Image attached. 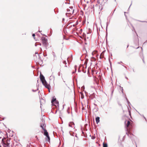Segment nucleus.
Instances as JSON below:
<instances>
[{"label":"nucleus","instance_id":"obj_27","mask_svg":"<svg viewBox=\"0 0 147 147\" xmlns=\"http://www.w3.org/2000/svg\"><path fill=\"white\" fill-rule=\"evenodd\" d=\"M84 98V96H81V98H82H82Z\"/></svg>","mask_w":147,"mask_h":147},{"label":"nucleus","instance_id":"obj_33","mask_svg":"<svg viewBox=\"0 0 147 147\" xmlns=\"http://www.w3.org/2000/svg\"><path fill=\"white\" fill-rule=\"evenodd\" d=\"M67 61H68V58L67 59Z\"/></svg>","mask_w":147,"mask_h":147},{"label":"nucleus","instance_id":"obj_12","mask_svg":"<svg viewBox=\"0 0 147 147\" xmlns=\"http://www.w3.org/2000/svg\"><path fill=\"white\" fill-rule=\"evenodd\" d=\"M103 147H107V144L106 143H103Z\"/></svg>","mask_w":147,"mask_h":147},{"label":"nucleus","instance_id":"obj_17","mask_svg":"<svg viewBox=\"0 0 147 147\" xmlns=\"http://www.w3.org/2000/svg\"><path fill=\"white\" fill-rule=\"evenodd\" d=\"M35 54H37L38 55V58L39 59L40 58V55H38V54L37 53H35Z\"/></svg>","mask_w":147,"mask_h":147},{"label":"nucleus","instance_id":"obj_16","mask_svg":"<svg viewBox=\"0 0 147 147\" xmlns=\"http://www.w3.org/2000/svg\"><path fill=\"white\" fill-rule=\"evenodd\" d=\"M54 104H56V105H58V104H59V102H57V101L56 102H54V104H53L54 105H55Z\"/></svg>","mask_w":147,"mask_h":147},{"label":"nucleus","instance_id":"obj_31","mask_svg":"<svg viewBox=\"0 0 147 147\" xmlns=\"http://www.w3.org/2000/svg\"><path fill=\"white\" fill-rule=\"evenodd\" d=\"M143 62H144V60L143 59Z\"/></svg>","mask_w":147,"mask_h":147},{"label":"nucleus","instance_id":"obj_24","mask_svg":"<svg viewBox=\"0 0 147 147\" xmlns=\"http://www.w3.org/2000/svg\"><path fill=\"white\" fill-rule=\"evenodd\" d=\"M64 67H67V65H65V66H64Z\"/></svg>","mask_w":147,"mask_h":147},{"label":"nucleus","instance_id":"obj_37","mask_svg":"<svg viewBox=\"0 0 147 147\" xmlns=\"http://www.w3.org/2000/svg\"><path fill=\"white\" fill-rule=\"evenodd\" d=\"M120 63H122V62L121 61Z\"/></svg>","mask_w":147,"mask_h":147},{"label":"nucleus","instance_id":"obj_29","mask_svg":"<svg viewBox=\"0 0 147 147\" xmlns=\"http://www.w3.org/2000/svg\"><path fill=\"white\" fill-rule=\"evenodd\" d=\"M118 64H120V62H118Z\"/></svg>","mask_w":147,"mask_h":147},{"label":"nucleus","instance_id":"obj_11","mask_svg":"<svg viewBox=\"0 0 147 147\" xmlns=\"http://www.w3.org/2000/svg\"><path fill=\"white\" fill-rule=\"evenodd\" d=\"M130 124V122L129 121H128L127 124V127H128V126Z\"/></svg>","mask_w":147,"mask_h":147},{"label":"nucleus","instance_id":"obj_28","mask_svg":"<svg viewBox=\"0 0 147 147\" xmlns=\"http://www.w3.org/2000/svg\"><path fill=\"white\" fill-rule=\"evenodd\" d=\"M35 46H37V45L36 44H35Z\"/></svg>","mask_w":147,"mask_h":147},{"label":"nucleus","instance_id":"obj_5","mask_svg":"<svg viewBox=\"0 0 147 147\" xmlns=\"http://www.w3.org/2000/svg\"><path fill=\"white\" fill-rule=\"evenodd\" d=\"M46 136V140L47 141L50 142V137L49 136V135H48V136Z\"/></svg>","mask_w":147,"mask_h":147},{"label":"nucleus","instance_id":"obj_9","mask_svg":"<svg viewBox=\"0 0 147 147\" xmlns=\"http://www.w3.org/2000/svg\"><path fill=\"white\" fill-rule=\"evenodd\" d=\"M40 127L42 128V130H44V129H45V125H44V124H41L40 125Z\"/></svg>","mask_w":147,"mask_h":147},{"label":"nucleus","instance_id":"obj_18","mask_svg":"<svg viewBox=\"0 0 147 147\" xmlns=\"http://www.w3.org/2000/svg\"><path fill=\"white\" fill-rule=\"evenodd\" d=\"M53 55L54 57L55 56V54L54 52H53Z\"/></svg>","mask_w":147,"mask_h":147},{"label":"nucleus","instance_id":"obj_26","mask_svg":"<svg viewBox=\"0 0 147 147\" xmlns=\"http://www.w3.org/2000/svg\"><path fill=\"white\" fill-rule=\"evenodd\" d=\"M122 93H123V88H122Z\"/></svg>","mask_w":147,"mask_h":147},{"label":"nucleus","instance_id":"obj_19","mask_svg":"<svg viewBox=\"0 0 147 147\" xmlns=\"http://www.w3.org/2000/svg\"><path fill=\"white\" fill-rule=\"evenodd\" d=\"M100 0H98L97 1V3H100Z\"/></svg>","mask_w":147,"mask_h":147},{"label":"nucleus","instance_id":"obj_38","mask_svg":"<svg viewBox=\"0 0 147 147\" xmlns=\"http://www.w3.org/2000/svg\"><path fill=\"white\" fill-rule=\"evenodd\" d=\"M144 118L146 119L145 117H144Z\"/></svg>","mask_w":147,"mask_h":147},{"label":"nucleus","instance_id":"obj_10","mask_svg":"<svg viewBox=\"0 0 147 147\" xmlns=\"http://www.w3.org/2000/svg\"><path fill=\"white\" fill-rule=\"evenodd\" d=\"M50 79L51 80H54V76L53 75H51L50 76Z\"/></svg>","mask_w":147,"mask_h":147},{"label":"nucleus","instance_id":"obj_14","mask_svg":"<svg viewBox=\"0 0 147 147\" xmlns=\"http://www.w3.org/2000/svg\"><path fill=\"white\" fill-rule=\"evenodd\" d=\"M5 145H5L6 146H9V144L7 143V144H5L3 143Z\"/></svg>","mask_w":147,"mask_h":147},{"label":"nucleus","instance_id":"obj_32","mask_svg":"<svg viewBox=\"0 0 147 147\" xmlns=\"http://www.w3.org/2000/svg\"><path fill=\"white\" fill-rule=\"evenodd\" d=\"M81 12H82V11L81 10Z\"/></svg>","mask_w":147,"mask_h":147},{"label":"nucleus","instance_id":"obj_4","mask_svg":"<svg viewBox=\"0 0 147 147\" xmlns=\"http://www.w3.org/2000/svg\"><path fill=\"white\" fill-rule=\"evenodd\" d=\"M43 130L44 131V132L42 131V133H43L44 135L45 136H48V133L47 130L46 129H44Z\"/></svg>","mask_w":147,"mask_h":147},{"label":"nucleus","instance_id":"obj_20","mask_svg":"<svg viewBox=\"0 0 147 147\" xmlns=\"http://www.w3.org/2000/svg\"><path fill=\"white\" fill-rule=\"evenodd\" d=\"M126 12H124V13H125V16L126 17V19H127V16L126 15V14H125V13H126Z\"/></svg>","mask_w":147,"mask_h":147},{"label":"nucleus","instance_id":"obj_30","mask_svg":"<svg viewBox=\"0 0 147 147\" xmlns=\"http://www.w3.org/2000/svg\"><path fill=\"white\" fill-rule=\"evenodd\" d=\"M74 73H75V72H72L73 74Z\"/></svg>","mask_w":147,"mask_h":147},{"label":"nucleus","instance_id":"obj_21","mask_svg":"<svg viewBox=\"0 0 147 147\" xmlns=\"http://www.w3.org/2000/svg\"><path fill=\"white\" fill-rule=\"evenodd\" d=\"M35 36V34H32V36H33V37H34Z\"/></svg>","mask_w":147,"mask_h":147},{"label":"nucleus","instance_id":"obj_25","mask_svg":"<svg viewBox=\"0 0 147 147\" xmlns=\"http://www.w3.org/2000/svg\"><path fill=\"white\" fill-rule=\"evenodd\" d=\"M69 8L70 9H72L73 8V7H70Z\"/></svg>","mask_w":147,"mask_h":147},{"label":"nucleus","instance_id":"obj_3","mask_svg":"<svg viewBox=\"0 0 147 147\" xmlns=\"http://www.w3.org/2000/svg\"><path fill=\"white\" fill-rule=\"evenodd\" d=\"M43 44L46 46L47 45V40L45 37H42L41 38Z\"/></svg>","mask_w":147,"mask_h":147},{"label":"nucleus","instance_id":"obj_2","mask_svg":"<svg viewBox=\"0 0 147 147\" xmlns=\"http://www.w3.org/2000/svg\"><path fill=\"white\" fill-rule=\"evenodd\" d=\"M75 10H67V12L66 13V15L68 17L70 16V15L73 14L74 11ZM77 11H78V10H76Z\"/></svg>","mask_w":147,"mask_h":147},{"label":"nucleus","instance_id":"obj_34","mask_svg":"<svg viewBox=\"0 0 147 147\" xmlns=\"http://www.w3.org/2000/svg\"><path fill=\"white\" fill-rule=\"evenodd\" d=\"M128 46H129V45H128L127 46V47H128Z\"/></svg>","mask_w":147,"mask_h":147},{"label":"nucleus","instance_id":"obj_15","mask_svg":"<svg viewBox=\"0 0 147 147\" xmlns=\"http://www.w3.org/2000/svg\"><path fill=\"white\" fill-rule=\"evenodd\" d=\"M38 90V88H37L35 90L33 89L32 90V91L33 92H35L37 90Z\"/></svg>","mask_w":147,"mask_h":147},{"label":"nucleus","instance_id":"obj_7","mask_svg":"<svg viewBox=\"0 0 147 147\" xmlns=\"http://www.w3.org/2000/svg\"><path fill=\"white\" fill-rule=\"evenodd\" d=\"M100 117H97L96 118V123L97 124H98L100 121Z\"/></svg>","mask_w":147,"mask_h":147},{"label":"nucleus","instance_id":"obj_6","mask_svg":"<svg viewBox=\"0 0 147 147\" xmlns=\"http://www.w3.org/2000/svg\"><path fill=\"white\" fill-rule=\"evenodd\" d=\"M68 125L69 127H73L74 125V123L73 122H70Z\"/></svg>","mask_w":147,"mask_h":147},{"label":"nucleus","instance_id":"obj_23","mask_svg":"<svg viewBox=\"0 0 147 147\" xmlns=\"http://www.w3.org/2000/svg\"><path fill=\"white\" fill-rule=\"evenodd\" d=\"M125 98H126V100H127V102H128V103H129V102H128V100H127V97H126Z\"/></svg>","mask_w":147,"mask_h":147},{"label":"nucleus","instance_id":"obj_8","mask_svg":"<svg viewBox=\"0 0 147 147\" xmlns=\"http://www.w3.org/2000/svg\"><path fill=\"white\" fill-rule=\"evenodd\" d=\"M57 102L56 98H53L51 100V103L53 104H54V102Z\"/></svg>","mask_w":147,"mask_h":147},{"label":"nucleus","instance_id":"obj_22","mask_svg":"<svg viewBox=\"0 0 147 147\" xmlns=\"http://www.w3.org/2000/svg\"><path fill=\"white\" fill-rule=\"evenodd\" d=\"M76 66H75V67H74V68L75 69V71H76Z\"/></svg>","mask_w":147,"mask_h":147},{"label":"nucleus","instance_id":"obj_1","mask_svg":"<svg viewBox=\"0 0 147 147\" xmlns=\"http://www.w3.org/2000/svg\"><path fill=\"white\" fill-rule=\"evenodd\" d=\"M40 78L42 84L45 86V87L49 90L50 86L47 83V82L45 80L44 77L42 74L40 75Z\"/></svg>","mask_w":147,"mask_h":147},{"label":"nucleus","instance_id":"obj_36","mask_svg":"<svg viewBox=\"0 0 147 147\" xmlns=\"http://www.w3.org/2000/svg\"><path fill=\"white\" fill-rule=\"evenodd\" d=\"M0 147H1V146L0 145Z\"/></svg>","mask_w":147,"mask_h":147},{"label":"nucleus","instance_id":"obj_13","mask_svg":"<svg viewBox=\"0 0 147 147\" xmlns=\"http://www.w3.org/2000/svg\"><path fill=\"white\" fill-rule=\"evenodd\" d=\"M63 63L65 65H66L67 63H66V61H63Z\"/></svg>","mask_w":147,"mask_h":147},{"label":"nucleus","instance_id":"obj_35","mask_svg":"<svg viewBox=\"0 0 147 147\" xmlns=\"http://www.w3.org/2000/svg\"><path fill=\"white\" fill-rule=\"evenodd\" d=\"M63 20H64V18H63Z\"/></svg>","mask_w":147,"mask_h":147}]
</instances>
